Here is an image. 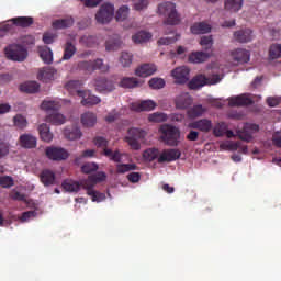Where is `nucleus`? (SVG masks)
<instances>
[{"label":"nucleus","instance_id":"obj_51","mask_svg":"<svg viewBox=\"0 0 281 281\" xmlns=\"http://www.w3.org/2000/svg\"><path fill=\"white\" fill-rule=\"evenodd\" d=\"M149 122H156V123H161V122H168V114L164 112H155L148 116Z\"/></svg>","mask_w":281,"mask_h":281},{"label":"nucleus","instance_id":"obj_50","mask_svg":"<svg viewBox=\"0 0 281 281\" xmlns=\"http://www.w3.org/2000/svg\"><path fill=\"white\" fill-rule=\"evenodd\" d=\"M80 87H82V81L80 80H70L65 85V89L70 93H74V91L78 93V91H80Z\"/></svg>","mask_w":281,"mask_h":281},{"label":"nucleus","instance_id":"obj_4","mask_svg":"<svg viewBox=\"0 0 281 281\" xmlns=\"http://www.w3.org/2000/svg\"><path fill=\"white\" fill-rule=\"evenodd\" d=\"M221 80H223V78H221V75H213L212 77H206L205 75L200 74L190 80L189 89L196 90L205 86L218 85Z\"/></svg>","mask_w":281,"mask_h":281},{"label":"nucleus","instance_id":"obj_60","mask_svg":"<svg viewBox=\"0 0 281 281\" xmlns=\"http://www.w3.org/2000/svg\"><path fill=\"white\" fill-rule=\"evenodd\" d=\"M0 186L1 188H12L14 186V179L10 176L0 177Z\"/></svg>","mask_w":281,"mask_h":281},{"label":"nucleus","instance_id":"obj_9","mask_svg":"<svg viewBox=\"0 0 281 281\" xmlns=\"http://www.w3.org/2000/svg\"><path fill=\"white\" fill-rule=\"evenodd\" d=\"M77 95L82 98V106H95V104H100L102 102L99 97L91 94V91L89 90H77Z\"/></svg>","mask_w":281,"mask_h":281},{"label":"nucleus","instance_id":"obj_43","mask_svg":"<svg viewBox=\"0 0 281 281\" xmlns=\"http://www.w3.org/2000/svg\"><path fill=\"white\" fill-rule=\"evenodd\" d=\"M224 5L229 12H238L243 8V0H226Z\"/></svg>","mask_w":281,"mask_h":281},{"label":"nucleus","instance_id":"obj_45","mask_svg":"<svg viewBox=\"0 0 281 281\" xmlns=\"http://www.w3.org/2000/svg\"><path fill=\"white\" fill-rule=\"evenodd\" d=\"M128 137H133L134 139H145L146 138V131L142 130V128H137V127H132L127 131Z\"/></svg>","mask_w":281,"mask_h":281},{"label":"nucleus","instance_id":"obj_64","mask_svg":"<svg viewBox=\"0 0 281 281\" xmlns=\"http://www.w3.org/2000/svg\"><path fill=\"white\" fill-rule=\"evenodd\" d=\"M272 144L277 146V148H281V133L277 132L272 136Z\"/></svg>","mask_w":281,"mask_h":281},{"label":"nucleus","instance_id":"obj_15","mask_svg":"<svg viewBox=\"0 0 281 281\" xmlns=\"http://www.w3.org/2000/svg\"><path fill=\"white\" fill-rule=\"evenodd\" d=\"M189 128L201 131V133H210V131H212L213 128V125L212 121L207 119H202L190 123Z\"/></svg>","mask_w":281,"mask_h":281},{"label":"nucleus","instance_id":"obj_5","mask_svg":"<svg viewBox=\"0 0 281 281\" xmlns=\"http://www.w3.org/2000/svg\"><path fill=\"white\" fill-rule=\"evenodd\" d=\"M4 54L9 60L23 63L27 58V49L19 44H11L4 48Z\"/></svg>","mask_w":281,"mask_h":281},{"label":"nucleus","instance_id":"obj_41","mask_svg":"<svg viewBox=\"0 0 281 281\" xmlns=\"http://www.w3.org/2000/svg\"><path fill=\"white\" fill-rule=\"evenodd\" d=\"M153 38V34L146 31H140L132 36L134 43H146Z\"/></svg>","mask_w":281,"mask_h":281},{"label":"nucleus","instance_id":"obj_6","mask_svg":"<svg viewBox=\"0 0 281 281\" xmlns=\"http://www.w3.org/2000/svg\"><path fill=\"white\" fill-rule=\"evenodd\" d=\"M113 14H115V8L111 3L103 4L98 13L95 14V20L98 23H110V21L113 19Z\"/></svg>","mask_w":281,"mask_h":281},{"label":"nucleus","instance_id":"obj_46","mask_svg":"<svg viewBox=\"0 0 281 281\" xmlns=\"http://www.w3.org/2000/svg\"><path fill=\"white\" fill-rule=\"evenodd\" d=\"M157 157H159V149L157 148H149L143 153V159H145V161H155Z\"/></svg>","mask_w":281,"mask_h":281},{"label":"nucleus","instance_id":"obj_54","mask_svg":"<svg viewBox=\"0 0 281 281\" xmlns=\"http://www.w3.org/2000/svg\"><path fill=\"white\" fill-rule=\"evenodd\" d=\"M128 12L130 10L126 5L121 7L116 11V15H115L116 21H126V19H128Z\"/></svg>","mask_w":281,"mask_h":281},{"label":"nucleus","instance_id":"obj_10","mask_svg":"<svg viewBox=\"0 0 281 281\" xmlns=\"http://www.w3.org/2000/svg\"><path fill=\"white\" fill-rule=\"evenodd\" d=\"M94 87L99 93H111L115 86L113 81L106 79V77H98L94 79Z\"/></svg>","mask_w":281,"mask_h":281},{"label":"nucleus","instance_id":"obj_17","mask_svg":"<svg viewBox=\"0 0 281 281\" xmlns=\"http://www.w3.org/2000/svg\"><path fill=\"white\" fill-rule=\"evenodd\" d=\"M157 71V66L155 64H143L135 70V75L139 78H148Z\"/></svg>","mask_w":281,"mask_h":281},{"label":"nucleus","instance_id":"obj_24","mask_svg":"<svg viewBox=\"0 0 281 281\" xmlns=\"http://www.w3.org/2000/svg\"><path fill=\"white\" fill-rule=\"evenodd\" d=\"M190 30L191 34H210L212 25L207 24V22H195Z\"/></svg>","mask_w":281,"mask_h":281},{"label":"nucleus","instance_id":"obj_52","mask_svg":"<svg viewBox=\"0 0 281 281\" xmlns=\"http://www.w3.org/2000/svg\"><path fill=\"white\" fill-rule=\"evenodd\" d=\"M120 45H122L120 37H116L114 41L108 40L105 42V49L106 52H116V49H120Z\"/></svg>","mask_w":281,"mask_h":281},{"label":"nucleus","instance_id":"obj_42","mask_svg":"<svg viewBox=\"0 0 281 281\" xmlns=\"http://www.w3.org/2000/svg\"><path fill=\"white\" fill-rule=\"evenodd\" d=\"M80 45L83 47H95L98 45V37L93 35H83L79 38Z\"/></svg>","mask_w":281,"mask_h":281},{"label":"nucleus","instance_id":"obj_62","mask_svg":"<svg viewBox=\"0 0 281 281\" xmlns=\"http://www.w3.org/2000/svg\"><path fill=\"white\" fill-rule=\"evenodd\" d=\"M13 26L10 21H7L4 24L0 26V38H3L8 34V32H12Z\"/></svg>","mask_w":281,"mask_h":281},{"label":"nucleus","instance_id":"obj_48","mask_svg":"<svg viewBox=\"0 0 281 281\" xmlns=\"http://www.w3.org/2000/svg\"><path fill=\"white\" fill-rule=\"evenodd\" d=\"M227 132V123L220 122L213 127V135L215 137H223L225 133Z\"/></svg>","mask_w":281,"mask_h":281},{"label":"nucleus","instance_id":"obj_37","mask_svg":"<svg viewBox=\"0 0 281 281\" xmlns=\"http://www.w3.org/2000/svg\"><path fill=\"white\" fill-rule=\"evenodd\" d=\"M200 45L203 47L204 52H212V56L214 55V50L212 47H214V38L212 35H204L200 40Z\"/></svg>","mask_w":281,"mask_h":281},{"label":"nucleus","instance_id":"obj_31","mask_svg":"<svg viewBox=\"0 0 281 281\" xmlns=\"http://www.w3.org/2000/svg\"><path fill=\"white\" fill-rule=\"evenodd\" d=\"M120 87L123 89H137V87H142V82L135 77H124L120 81Z\"/></svg>","mask_w":281,"mask_h":281},{"label":"nucleus","instance_id":"obj_49","mask_svg":"<svg viewBox=\"0 0 281 281\" xmlns=\"http://www.w3.org/2000/svg\"><path fill=\"white\" fill-rule=\"evenodd\" d=\"M119 60L122 67H131V65H133V54L128 52H122Z\"/></svg>","mask_w":281,"mask_h":281},{"label":"nucleus","instance_id":"obj_11","mask_svg":"<svg viewBox=\"0 0 281 281\" xmlns=\"http://www.w3.org/2000/svg\"><path fill=\"white\" fill-rule=\"evenodd\" d=\"M177 85H186L190 80V68L186 66L178 67L171 71Z\"/></svg>","mask_w":281,"mask_h":281},{"label":"nucleus","instance_id":"obj_40","mask_svg":"<svg viewBox=\"0 0 281 281\" xmlns=\"http://www.w3.org/2000/svg\"><path fill=\"white\" fill-rule=\"evenodd\" d=\"M38 89H41V85L36 81H27L21 86V91L24 93H37Z\"/></svg>","mask_w":281,"mask_h":281},{"label":"nucleus","instance_id":"obj_19","mask_svg":"<svg viewBox=\"0 0 281 281\" xmlns=\"http://www.w3.org/2000/svg\"><path fill=\"white\" fill-rule=\"evenodd\" d=\"M10 21V24L12 25V27H30L31 25H34V18L32 16H18V18H13Z\"/></svg>","mask_w":281,"mask_h":281},{"label":"nucleus","instance_id":"obj_39","mask_svg":"<svg viewBox=\"0 0 281 281\" xmlns=\"http://www.w3.org/2000/svg\"><path fill=\"white\" fill-rule=\"evenodd\" d=\"M155 106H157V103H155V101L153 100H146V101H142L140 103L136 104V106L134 108V111H153L155 109Z\"/></svg>","mask_w":281,"mask_h":281},{"label":"nucleus","instance_id":"obj_38","mask_svg":"<svg viewBox=\"0 0 281 281\" xmlns=\"http://www.w3.org/2000/svg\"><path fill=\"white\" fill-rule=\"evenodd\" d=\"M103 155L109 157L110 161H114L115 164H122V153L120 150H111L109 148L103 149Z\"/></svg>","mask_w":281,"mask_h":281},{"label":"nucleus","instance_id":"obj_58","mask_svg":"<svg viewBox=\"0 0 281 281\" xmlns=\"http://www.w3.org/2000/svg\"><path fill=\"white\" fill-rule=\"evenodd\" d=\"M10 155V143L0 140V159Z\"/></svg>","mask_w":281,"mask_h":281},{"label":"nucleus","instance_id":"obj_18","mask_svg":"<svg viewBox=\"0 0 281 281\" xmlns=\"http://www.w3.org/2000/svg\"><path fill=\"white\" fill-rule=\"evenodd\" d=\"M56 76V69L53 67H44L38 70L37 80L42 82H52Z\"/></svg>","mask_w":281,"mask_h":281},{"label":"nucleus","instance_id":"obj_30","mask_svg":"<svg viewBox=\"0 0 281 281\" xmlns=\"http://www.w3.org/2000/svg\"><path fill=\"white\" fill-rule=\"evenodd\" d=\"M76 52H78L76 45H74L71 40H67L64 45L63 60H71V58H74V56L76 55Z\"/></svg>","mask_w":281,"mask_h":281},{"label":"nucleus","instance_id":"obj_56","mask_svg":"<svg viewBox=\"0 0 281 281\" xmlns=\"http://www.w3.org/2000/svg\"><path fill=\"white\" fill-rule=\"evenodd\" d=\"M14 125L18 126V128H25L27 126V120H25V116L18 114L13 117Z\"/></svg>","mask_w":281,"mask_h":281},{"label":"nucleus","instance_id":"obj_29","mask_svg":"<svg viewBox=\"0 0 281 281\" xmlns=\"http://www.w3.org/2000/svg\"><path fill=\"white\" fill-rule=\"evenodd\" d=\"M41 109L42 111H46L47 115H49V113H55L56 111H60V102L44 100L41 104Z\"/></svg>","mask_w":281,"mask_h":281},{"label":"nucleus","instance_id":"obj_8","mask_svg":"<svg viewBox=\"0 0 281 281\" xmlns=\"http://www.w3.org/2000/svg\"><path fill=\"white\" fill-rule=\"evenodd\" d=\"M45 153L46 157L53 161H65V159H69V151L65 148L47 147Z\"/></svg>","mask_w":281,"mask_h":281},{"label":"nucleus","instance_id":"obj_3","mask_svg":"<svg viewBox=\"0 0 281 281\" xmlns=\"http://www.w3.org/2000/svg\"><path fill=\"white\" fill-rule=\"evenodd\" d=\"M78 69L80 71H87V74H93V71H101L106 74L110 69L109 64H104V60L101 58L94 60H83L78 63Z\"/></svg>","mask_w":281,"mask_h":281},{"label":"nucleus","instance_id":"obj_21","mask_svg":"<svg viewBox=\"0 0 281 281\" xmlns=\"http://www.w3.org/2000/svg\"><path fill=\"white\" fill-rule=\"evenodd\" d=\"M209 58H212V50L211 52H195L189 55V63H194L199 65L201 63H205Z\"/></svg>","mask_w":281,"mask_h":281},{"label":"nucleus","instance_id":"obj_2","mask_svg":"<svg viewBox=\"0 0 281 281\" xmlns=\"http://www.w3.org/2000/svg\"><path fill=\"white\" fill-rule=\"evenodd\" d=\"M159 14L167 16L165 23L167 25H179L181 23V16L177 12V4L172 2H164L158 5Z\"/></svg>","mask_w":281,"mask_h":281},{"label":"nucleus","instance_id":"obj_7","mask_svg":"<svg viewBox=\"0 0 281 281\" xmlns=\"http://www.w3.org/2000/svg\"><path fill=\"white\" fill-rule=\"evenodd\" d=\"M260 126L255 123H246L241 130L237 132V136L243 142H250L254 139V133H258Z\"/></svg>","mask_w":281,"mask_h":281},{"label":"nucleus","instance_id":"obj_20","mask_svg":"<svg viewBox=\"0 0 281 281\" xmlns=\"http://www.w3.org/2000/svg\"><path fill=\"white\" fill-rule=\"evenodd\" d=\"M254 32L250 29H244L234 33V38L237 43H249L254 40Z\"/></svg>","mask_w":281,"mask_h":281},{"label":"nucleus","instance_id":"obj_55","mask_svg":"<svg viewBox=\"0 0 281 281\" xmlns=\"http://www.w3.org/2000/svg\"><path fill=\"white\" fill-rule=\"evenodd\" d=\"M150 89H164L166 81L161 78H151L148 82Z\"/></svg>","mask_w":281,"mask_h":281},{"label":"nucleus","instance_id":"obj_14","mask_svg":"<svg viewBox=\"0 0 281 281\" xmlns=\"http://www.w3.org/2000/svg\"><path fill=\"white\" fill-rule=\"evenodd\" d=\"M254 104V100L247 94H240L238 97H232L228 100V106H249Z\"/></svg>","mask_w":281,"mask_h":281},{"label":"nucleus","instance_id":"obj_44","mask_svg":"<svg viewBox=\"0 0 281 281\" xmlns=\"http://www.w3.org/2000/svg\"><path fill=\"white\" fill-rule=\"evenodd\" d=\"M64 135L70 140L80 139L82 137V131L79 127L66 128Z\"/></svg>","mask_w":281,"mask_h":281},{"label":"nucleus","instance_id":"obj_32","mask_svg":"<svg viewBox=\"0 0 281 281\" xmlns=\"http://www.w3.org/2000/svg\"><path fill=\"white\" fill-rule=\"evenodd\" d=\"M82 183H85V181L79 183L74 180L66 179L63 181L61 188L63 190H65V192H78V190H80V187H82Z\"/></svg>","mask_w":281,"mask_h":281},{"label":"nucleus","instance_id":"obj_35","mask_svg":"<svg viewBox=\"0 0 281 281\" xmlns=\"http://www.w3.org/2000/svg\"><path fill=\"white\" fill-rule=\"evenodd\" d=\"M206 111L207 110L205 108H203V105L198 104V105H193L192 108H190L187 111V115L191 120H196V117H201V115H203V113H205Z\"/></svg>","mask_w":281,"mask_h":281},{"label":"nucleus","instance_id":"obj_23","mask_svg":"<svg viewBox=\"0 0 281 281\" xmlns=\"http://www.w3.org/2000/svg\"><path fill=\"white\" fill-rule=\"evenodd\" d=\"M176 106L177 109H188L189 106H192V97H190V93L184 92L179 94L176 98Z\"/></svg>","mask_w":281,"mask_h":281},{"label":"nucleus","instance_id":"obj_59","mask_svg":"<svg viewBox=\"0 0 281 281\" xmlns=\"http://www.w3.org/2000/svg\"><path fill=\"white\" fill-rule=\"evenodd\" d=\"M125 142H127L128 146H131L132 150H139L142 148V145L139 144V140L137 138L126 136Z\"/></svg>","mask_w":281,"mask_h":281},{"label":"nucleus","instance_id":"obj_47","mask_svg":"<svg viewBox=\"0 0 281 281\" xmlns=\"http://www.w3.org/2000/svg\"><path fill=\"white\" fill-rule=\"evenodd\" d=\"M131 170H137V165H135V164H119V165H116L117 175H125V172H131Z\"/></svg>","mask_w":281,"mask_h":281},{"label":"nucleus","instance_id":"obj_27","mask_svg":"<svg viewBox=\"0 0 281 281\" xmlns=\"http://www.w3.org/2000/svg\"><path fill=\"white\" fill-rule=\"evenodd\" d=\"M45 122H47L48 124H53L54 126H60L65 123V115H63L58 111L50 112L46 115Z\"/></svg>","mask_w":281,"mask_h":281},{"label":"nucleus","instance_id":"obj_57","mask_svg":"<svg viewBox=\"0 0 281 281\" xmlns=\"http://www.w3.org/2000/svg\"><path fill=\"white\" fill-rule=\"evenodd\" d=\"M98 170V164L95 162H87L81 167V171L85 172V175H91V172H95Z\"/></svg>","mask_w":281,"mask_h":281},{"label":"nucleus","instance_id":"obj_53","mask_svg":"<svg viewBox=\"0 0 281 281\" xmlns=\"http://www.w3.org/2000/svg\"><path fill=\"white\" fill-rule=\"evenodd\" d=\"M269 56L272 60L280 58L281 56V44H272L270 46Z\"/></svg>","mask_w":281,"mask_h":281},{"label":"nucleus","instance_id":"obj_34","mask_svg":"<svg viewBox=\"0 0 281 281\" xmlns=\"http://www.w3.org/2000/svg\"><path fill=\"white\" fill-rule=\"evenodd\" d=\"M38 132H40V136L41 139H43V142H52L54 139V134H52V132L49 131V126L45 123L41 124L38 126Z\"/></svg>","mask_w":281,"mask_h":281},{"label":"nucleus","instance_id":"obj_33","mask_svg":"<svg viewBox=\"0 0 281 281\" xmlns=\"http://www.w3.org/2000/svg\"><path fill=\"white\" fill-rule=\"evenodd\" d=\"M83 190H87V195L91 196L93 202L100 203V201H104L106 199L104 193L93 190V187L85 186Z\"/></svg>","mask_w":281,"mask_h":281},{"label":"nucleus","instance_id":"obj_36","mask_svg":"<svg viewBox=\"0 0 281 281\" xmlns=\"http://www.w3.org/2000/svg\"><path fill=\"white\" fill-rule=\"evenodd\" d=\"M40 56L46 65H52L54 63V53H52V48L47 46L40 49Z\"/></svg>","mask_w":281,"mask_h":281},{"label":"nucleus","instance_id":"obj_61","mask_svg":"<svg viewBox=\"0 0 281 281\" xmlns=\"http://www.w3.org/2000/svg\"><path fill=\"white\" fill-rule=\"evenodd\" d=\"M94 145L97 148H106L109 146V140L102 136H97L93 139Z\"/></svg>","mask_w":281,"mask_h":281},{"label":"nucleus","instance_id":"obj_1","mask_svg":"<svg viewBox=\"0 0 281 281\" xmlns=\"http://www.w3.org/2000/svg\"><path fill=\"white\" fill-rule=\"evenodd\" d=\"M161 142L167 146H179L181 139V130L175 125L164 124L160 126Z\"/></svg>","mask_w":281,"mask_h":281},{"label":"nucleus","instance_id":"obj_16","mask_svg":"<svg viewBox=\"0 0 281 281\" xmlns=\"http://www.w3.org/2000/svg\"><path fill=\"white\" fill-rule=\"evenodd\" d=\"M40 180L45 188H49V186H56V173L49 169H44L40 173Z\"/></svg>","mask_w":281,"mask_h":281},{"label":"nucleus","instance_id":"obj_26","mask_svg":"<svg viewBox=\"0 0 281 281\" xmlns=\"http://www.w3.org/2000/svg\"><path fill=\"white\" fill-rule=\"evenodd\" d=\"M54 30H67L68 27L74 26V18L72 16H66L64 19H58L53 21L52 23Z\"/></svg>","mask_w":281,"mask_h":281},{"label":"nucleus","instance_id":"obj_25","mask_svg":"<svg viewBox=\"0 0 281 281\" xmlns=\"http://www.w3.org/2000/svg\"><path fill=\"white\" fill-rule=\"evenodd\" d=\"M20 146L22 148H36V137L31 134H22L19 137Z\"/></svg>","mask_w":281,"mask_h":281},{"label":"nucleus","instance_id":"obj_12","mask_svg":"<svg viewBox=\"0 0 281 281\" xmlns=\"http://www.w3.org/2000/svg\"><path fill=\"white\" fill-rule=\"evenodd\" d=\"M181 157V150L179 149H166L158 157V164H170V161H177Z\"/></svg>","mask_w":281,"mask_h":281},{"label":"nucleus","instance_id":"obj_63","mask_svg":"<svg viewBox=\"0 0 281 281\" xmlns=\"http://www.w3.org/2000/svg\"><path fill=\"white\" fill-rule=\"evenodd\" d=\"M172 43H177V37H161L158 40V45H172Z\"/></svg>","mask_w":281,"mask_h":281},{"label":"nucleus","instance_id":"obj_22","mask_svg":"<svg viewBox=\"0 0 281 281\" xmlns=\"http://www.w3.org/2000/svg\"><path fill=\"white\" fill-rule=\"evenodd\" d=\"M105 180H106V173L104 171H99L95 175L88 177V179L82 182V188H85V186L94 188L95 183H100L101 181H105Z\"/></svg>","mask_w":281,"mask_h":281},{"label":"nucleus","instance_id":"obj_13","mask_svg":"<svg viewBox=\"0 0 281 281\" xmlns=\"http://www.w3.org/2000/svg\"><path fill=\"white\" fill-rule=\"evenodd\" d=\"M231 56L233 60H235V63H239V65H245L246 63H249L251 58V54L245 48H237L233 50Z\"/></svg>","mask_w":281,"mask_h":281},{"label":"nucleus","instance_id":"obj_28","mask_svg":"<svg viewBox=\"0 0 281 281\" xmlns=\"http://www.w3.org/2000/svg\"><path fill=\"white\" fill-rule=\"evenodd\" d=\"M98 122V116L93 112H86L81 114V124L86 128H92V126H95V123Z\"/></svg>","mask_w":281,"mask_h":281}]
</instances>
